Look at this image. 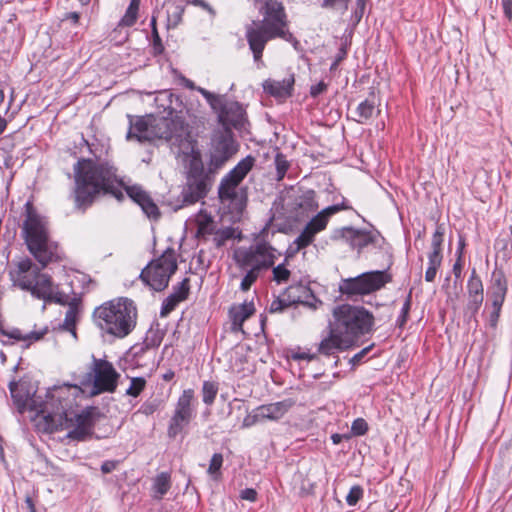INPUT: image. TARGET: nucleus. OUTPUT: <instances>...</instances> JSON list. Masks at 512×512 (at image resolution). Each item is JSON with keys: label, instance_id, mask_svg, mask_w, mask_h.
Wrapping results in <instances>:
<instances>
[{"label": "nucleus", "instance_id": "nucleus-1", "mask_svg": "<svg viewBox=\"0 0 512 512\" xmlns=\"http://www.w3.org/2000/svg\"><path fill=\"white\" fill-rule=\"evenodd\" d=\"M11 397L22 412L29 407L37 412L38 426L45 432L69 430L67 436L73 440L83 441L92 434L94 420L88 410L78 412L77 399L83 390L77 385H55L46 391L45 399L30 396L24 384L11 382Z\"/></svg>", "mask_w": 512, "mask_h": 512}, {"label": "nucleus", "instance_id": "nucleus-2", "mask_svg": "<svg viewBox=\"0 0 512 512\" xmlns=\"http://www.w3.org/2000/svg\"><path fill=\"white\" fill-rule=\"evenodd\" d=\"M238 150L231 129L216 131L212 137L208 172L205 171L199 153L193 154L188 166L187 181L182 190L185 204H193L204 198L212 184L211 173L218 169Z\"/></svg>", "mask_w": 512, "mask_h": 512}, {"label": "nucleus", "instance_id": "nucleus-3", "mask_svg": "<svg viewBox=\"0 0 512 512\" xmlns=\"http://www.w3.org/2000/svg\"><path fill=\"white\" fill-rule=\"evenodd\" d=\"M75 172V203L78 208L85 209L92 204L99 193L111 194L121 200L124 195L123 182L117 176V169L108 163H95L82 159L74 167Z\"/></svg>", "mask_w": 512, "mask_h": 512}, {"label": "nucleus", "instance_id": "nucleus-4", "mask_svg": "<svg viewBox=\"0 0 512 512\" xmlns=\"http://www.w3.org/2000/svg\"><path fill=\"white\" fill-rule=\"evenodd\" d=\"M21 237L29 253L42 267L61 259L59 245L50 235L49 222L28 201L24 206Z\"/></svg>", "mask_w": 512, "mask_h": 512}, {"label": "nucleus", "instance_id": "nucleus-5", "mask_svg": "<svg viewBox=\"0 0 512 512\" xmlns=\"http://www.w3.org/2000/svg\"><path fill=\"white\" fill-rule=\"evenodd\" d=\"M42 268L28 257L15 261L9 271L12 285L29 292L34 298L43 300L45 303L66 304V294L59 290L49 274L41 272Z\"/></svg>", "mask_w": 512, "mask_h": 512}, {"label": "nucleus", "instance_id": "nucleus-6", "mask_svg": "<svg viewBox=\"0 0 512 512\" xmlns=\"http://www.w3.org/2000/svg\"><path fill=\"white\" fill-rule=\"evenodd\" d=\"M264 10L263 20L246 28V38L256 62H261L266 43L271 39L281 38L289 43H298L287 29L286 14L281 3L268 0Z\"/></svg>", "mask_w": 512, "mask_h": 512}, {"label": "nucleus", "instance_id": "nucleus-7", "mask_svg": "<svg viewBox=\"0 0 512 512\" xmlns=\"http://www.w3.org/2000/svg\"><path fill=\"white\" fill-rule=\"evenodd\" d=\"M93 318L95 325L104 333L124 338L136 326L137 307L131 299L119 297L97 307Z\"/></svg>", "mask_w": 512, "mask_h": 512}, {"label": "nucleus", "instance_id": "nucleus-8", "mask_svg": "<svg viewBox=\"0 0 512 512\" xmlns=\"http://www.w3.org/2000/svg\"><path fill=\"white\" fill-rule=\"evenodd\" d=\"M329 324L354 345L360 336L371 331L374 316L364 307L342 304L333 309V320Z\"/></svg>", "mask_w": 512, "mask_h": 512}, {"label": "nucleus", "instance_id": "nucleus-9", "mask_svg": "<svg viewBox=\"0 0 512 512\" xmlns=\"http://www.w3.org/2000/svg\"><path fill=\"white\" fill-rule=\"evenodd\" d=\"M198 92L217 114L218 122L222 125L223 129L243 127L246 121V113L239 102L229 99L226 95L215 94L204 88H198Z\"/></svg>", "mask_w": 512, "mask_h": 512}, {"label": "nucleus", "instance_id": "nucleus-10", "mask_svg": "<svg viewBox=\"0 0 512 512\" xmlns=\"http://www.w3.org/2000/svg\"><path fill=\"white\" fill-rule=\"evenodd\" d=\"M176 252L167 248L157 259L152 260L140 273L142 281L154 291L164 290L177 270Z\"/></svg>", "mask_w": 512, "mask_h": 512}, {"label": "nucleus", "instance_id": "nucleus-11", "mask_svg": "<svg viewBox=\"0 0 512 512\" xmlns=\"http://www.w3.org/2000/svg\"><path fill=\"white\" fill-rule=\"evenodd\" d=\"M276 250L267 242L260 241L250 247H240L234 251V260L239 269L267 270L276 260Z\"/></svg>", "mask_w": 512, "mask_h": 512}, {"label": "nucleus", "instance_id": "nucleus-12", "mask_svg": "<svg viewBox=\"0 0 512 512\" xmlns=\"http://www.w3.org/2000/svg\"><path fill=\"white\" fill-rule=\"evenodd\" d=\"M390 281L391 275L387 271H370L357 277L342 279L339 291L347 297L363 296L380 290Z\"/></svg>", "mask_w": 512, "mask_h": 512}, {"label": "nucleus", "instance_id": "nucleus-13", "mask_svg": "<svg viewBox=\"0 0 512 512\" xmlns=\"http://www.w3.org/2000/svg\"><path fill=\"white\" fill-rule=\"evenodd\" d=\"M197 400L193 389H185L179 396L169 420L167 435L175 439L183 433L196 416Z\"/></svg>", "mask_w": 512, "mask_h": 512}, {"label": "nucleus", "instance_id": "nucleus-14", "mask_svg": "<svg viewBox=\"0 0 512 512\" xmlns=\"http://www.w3.org/2000/svg\"><path fill=\"white\" fill-rule=\"evenodd\" d=\"M119 378L120 374L112 363L92 356L91 370L87 374V380L92 383V395L113 393L117 388Z\"/></svg>", "mask_w": 512, "mask_h": 512}, {"label": "nucleus", "instance_id": "nucleus-15", "mask_svg": "<svg viewBox=\"0 0 512 512\" xmlns=\"http://www.w3.org/2000/svg\"><path fill=\"white\" fill-rule=\"evenodd\" d=\"M346 209H349V207L342 202L341 204L328 206L314 216L295 239L293 243L296 245L295 252L310 245L315 235L326 228L329 218L332 215Z\"/></svg>", "mask_w": 512, "mask_h": 512}, {"label": "nucleus", "instance_id": "nucleus-16", "mask_svg": "<svg viewBox=\"0 0 512 512\" xmlns=\"http://www.w3.org/2000/svg\"><path fill=\"white\" fill-rule=\"evenodd\" d=\"M151 124L153 140L164 139L171 141L175 139L177 141L186 133L183 119L175 115L172 110L168 112L167 116L158 117L151 115Z\"/></svg>", "mask_w": 512, "mask_h": 512}, {"label": "nucleus", "instance_id": "nucleus-17", "mask_svg": "<svg viewBox=\"0 0 512 512\" xmlns=\"http://www.w3.org/2000/svg\"><path fill=\"white\" fill-rule=\"evenodd\" d=\"M484 300V288L476 270L473 269L467 282V302L464 309V316L468 321L476 320V315L480 310Z\"/></svg>", "mask_w": 512, "mask_h": 512}, {"label": "nucleus", "instance_id": "nucleus-18", "mask_svg": "<svg viewBox=\"0 0 512 512\" xmlns=\"http://www.w3.org/2000/svg\"><path fill=\"white\" fill-rule=\"evenodd\" d=\"M333 238L343 239L353 248H357L359 250L370 244L376 245L381 240V236L377 231H363L352 227H344L335 231Z\"/></svg>", "mask_w": 512, "mask_h": 512}, {"label": "nucleus", "instance_id": "nucleus-19", "mask_svg": "<svg viewBox=\"0 0 512 512\" xmlns=\"http://www.w3.org/2000/svg\"><path fill=\"white\" fill-rule=\"evenodd\" d=\"M238 185L239 183L235 182L234 179L225 176L219 185L218 194L223 204H227L230 209L240 212L245 206V199L238 190Z\"/></svg>", "mask_w": 512, "mask_h": 512}, {"label": "nucleus", "instance_id": "nucleus-20", "mask_svg": "<svg viewBox=\"0 0 512 512\" xmlns=\"http://www.w3.org/2000/svg\"><path fill=\"white\" fill-rule=\"evenodd\" d=\"M329 333L324 337L318 345V353L324 356H336L339 352L345 351L352 347L347 339L336 331L331 324L328 326Z\"/></svg>", "mask_w": 512, "mask_h": 512}, {"label": "nucleus", "instance_id": "nucleus-21", "mask_svg": "<svg viewBox=\"0 0 512 512\" xmlns=\"http://www.w3.org/2000/svg\"><path fill=\"white\" fill-rule=\"evenodd\" d=\"M127 195L136 202L149 217L156 219L159 216V209L151 197L139 186L124 187Z\"/></svg>", "mask_w": 512, "mask_h": 512}, {"label": "nucleus", "instance_id": "nucleus-22", "mask_svg": "<svg viewBox=\"0 0 512 512\" xmlns=\"http://www.w3.org/2000/svg\"><path fill=\"white\" fill-rule=\"evenodd\" d=\"M151 115L138 117L135 122L130 117V128L127 133V139H136L139 142L153 141Z\"/></svg>", "mask_w": 512, "mask_h": 512}, {"label": "nucleus", "instance_id": "nucleus-23", "mask_svg": "<svg viewBox=\"0 0 512 512\" xmlns=\"http://www.w3.org/2000/svg\"><path fill=\"white\" fill-rule=\"evenodd\" d=\"M294 405L292 399H285L279 402L261 405L258 407L260 417L262 420H279L281 419Z\"/></svg>", "mask_w": 512, "mask_h": 512}, {"label": "nucleus", "instance_id": "nucleus-24", "mask_svg": "<svg viewBox=\"0 0 512 512\" xmlns=\"http://www.w3.org/2000/svg\"><path fill=\"white\" fill-rule=\"evenodd\" d=\"M444 240V228L437 226L432 236L431 248L432 251L428 255V267L438 271L442 263V244Z\"/></svg>", "mask_w": 512, "mask_h": 512}, {"label": "nucleus", "instance_id": "nucleus-25", "mask_svg": "<svg viewBox=\"0 0 512 512\" xmlns=\"http://www.w3.org/2000/svg\"><path fill=\"white\" fill-rule=\"evenodd\" d=\"M255 309L252 302H245L243 304L233 306L230 311V319L232 322L233 331H241L243 323L253 315Z\"/></svg>", "mask_w": 512, "mask_h": 512}, {"label": "nucleus", "instance_id": "nucleus-26", "mask_svg": "<svg viewBox=\"0 0 512 512\" xmlns=\"http://www.w3.org/2000/svg\"><path fill=\"white\" fill-rule=\"evenodd\" d=\"M293 83V78L283 79L282 81L268 79L264 81L263 89L274 97L286 98L291 95Z\"/></svg>", "mask_w": 512, "mask_h": 512}, {"label": "nucleus", "instance_id": "nucleus-27", "mask_svg": "<svg viewBox=\"0 0 512 512\" xmlns=\"http://www.w3.org/2000/svg\"><path fill=\"white\" fill-rule=\"evenodd\" d=\"M507 292V282L503 273L493 274V285L491 292L492 307H502Z\"/></svg>", "mask_w": 512, "mask_h": 512}, {"label": "nucleus", "instance_id": "nucleus-28", "mask_svg": "<svg viewBox=\"0 0 512 512\" xmlns=\"http://www.w3.org/2000/svg\"><path fill=\"white\" fill-rule=\"evenodd\" d=\"M254 162L255 159L252 156H247L242 159L226 176L232 180L234 179L235 182L240 184L252 169Z\"/></svg>", "mask_w": 512, "mask_h": 512}, {"label": "nucleus", "instance_id": "nucleus-29", "mask_svg": "<svg viewBox=\"0 0 512 512\" xmlns=\"http://www.w3.org/2000/svg\"><path fill=\"white\" fill-rule=\"evenodd\" d=\"M295 208L301 212H312L317 210L316 193L313 190L304 191L295 199Z\"/></svg>", "mask_w": 512, "mask_h": 512}, {"label": "nucleus", "instance_id": "nucleus-30", "mask_svg": "<svg viewBox=\"0 0 512 512\" xmlns=\"http://www.w3.org/2000/svg\"><path fill=\"white\" fill-rule=\"evenodd\" d=\"M67 300H69L68 295H66ZM65 305H68L69 308L66 311L64 322H63V328L69 332H71L74 336H76L75 326L77 322L78 317V307L75 303V300L72 302L67 301Z\"/></svg>", "mask_w": 512, "mask_h": 512}, {"label": "nucleus", "instance_id": "nucleus-31", "mask_svg": "<svg viewBox=\"0 0 512 512\" xmlns=\"http://www.w3.org/2000/svg\"><path fill=\"white\" fill-rule=\"evenodd\" d=\"M171 481L170 475L166 472H162L156 476L153 482L154 498L161 499L170 489Z\"/></svg>", "mask_w": 512, "mask_h": 512}, {"label": "nucleus", "instance_id": "nucleus-32", "mask_svg": "<svg viewBox=\"0 0 512 512\" xmlns=\"http://www.w3.org/2000/svg\"><path fill=\"white\" fill-rule=\"evenodd\" d=\"M375 112V102L370 99H365L357 106L355 110L356 118L358 123H365L369 120Z\"/></svg>", "mask_w": 512, "mask_h": 512}, {"label": "nucleus", "instance_id": "nucleus-33", "mask_svg": "<svg viewBox=\"0 0 512 512\" xmlns=\"http://www.w3.org/2000/svg\"><path fill=\"white\" fill-rule=\"evenodd\" d=\"M140 0H131L124 16L119 21L118 27H130L138 18Z\"/></svg>", "mask_w": 512, "mask_h": 512}, {"label": "nucleus", "instance_id": "nucleus-34", "mask_svg": "<svg viewBox=\"0 0 512 512\" xmlns=\"http://www.w3.org/2000/svg\"><path fill=\"white\" fill-rule=\"evenodd\" d=\"M196 223L198 235L204 236L213 232L214 221L207 212L200 211L196 216Z\"/></svg>", "mask_w": 512, "mask_h": 512}, {"label": "nucleus", "instance_id": "nucleus-35", "mask_svg": "<svg viewBox=\"0 0 512 512\" xmlns=\"http://www.w3.org/2000/svg\"><path fill=\"white\" fill-rule=\"evenodd\" d=\"M46 330L41 332H31L29 334H23L21 330L14 328L10 331H4L2 330L1 333L11 339L17 340V341H38L40 340L43 335L45 334Z\"/></svg>", "mask_w": 512, "mask_h": 512}, {"label": "nucleus", "instance_id": "nucleus-36", "mask_svg": "<svg viewBox=\"0 0 512 512\" xmlns=\"http://www.w3.org/2000/svg\"><path fill=\"white\" fill-rule=\"evenodd\" d=\"M218 393V384L212 381H204L202 385V400L210 406L214 403Z\"/></svg>", "mask_w": 512, "mask_h": 512}, {"label": "nucleus", "instance_id": "nucleus-37", "mask_svg": "<svg viewBox=\"0 0 512 512\" xmlns=\"http://www.w3.org/2000/svg\"><path fill=\"white\" fill-rule=\"evenodd\" d=\"M245 272V275L240 283V289L242 291H248L251 286L256 282L261 272L256 269H241Z\"/></svg>", "mask_w": 512, "mask_h": 512}, {"label": "nucleus", "instance_id": "nucleus-38", "mask_svg": "<svg viewBox=\"0 0 512 512\" xmlns=\"http://www.w3.org/2000/svg\"><path fill=\"white\" fill-rule=\"evenodd\" d=\"M146 387V380L143 377H134L130 381V386L126 390V395L138 397Z\"/></svg>", "mask_w": 512, "mask_h": 512}, {"label": "nucleus", "instance_id": "nucleus-39", "mask_svg": "<svg viewBox=\"0 0 512 512\" xmlns=\"http://www.w3.org/2000/svg\"><path fill=\"white\" fill-rule=\"evenodd\" d=\"M275 166L277 170V180H282L289 168V162L282 153H277L275 156Z\"/></svg>", "mask_w": 512, "mask_h": 512}, {"label": "nucleus", "instance_id": "nucleus-40", "mask_svg": "<svg viewBox=\"0 0 512 512\" xmlns=\"http://www.w3.org/2000/svg\"><path fill=\"white\" fill-rule=\"evenodd\" d=\"M234 236V230L230 227L220 229L215 232L214 242L217 247L222 246L227 240Z\"/></svg>", "mask_w": 512, "mask_h": 512}, {"label": "nucleus", "instance_id": "nucleus-41", "mask_svg": "<svg viewBox=\"0 0 512 512\" xmlns=\"http://www.w3.org/2000/svg\"><path fill=\"white\" fill-rule=\"evenodd\" d=\"M189 278H184L176 287H174L172 295H175L178 300L183 301L189 294Z\"/></svg>", "mask_w": 512, "mask_h": 512}, {"label": "nucleus", "instance_id": "nucleus-42", "mask_svg": "<svg viewBox=\"0 0 512 512\" xmlns=\"http://www.w3.org/2000/svg\"><path fill=\"white\" fill-rule=\"evenodd\" d=\"M161 401L159 399H150L145 401L139 408V413L146 416L152 415L160 407Z\"/></svg>", "mask_w": 512, "mask_h": 512}, {"label": "nucleus", "instance_id": "nucleus-43", "mask_svg": "<svg viewBox=\"0 0 512 512\" xmlns=\"http://www.w3.org/2000/svg\"><path fill=\"white\" fill-rule=\"evenodd\" d=\"M180 302L175 295L170 294L162 304L161 316H166L172 312Z\"/></svg>", "mask_w": 512, "mask_h": 512}, {"label": "nucleus", "instance_id": "nucleus-44", "mask_svg": "<svg viewBox=\"0 0 512 512\" xmlns=\"http://www.w3.org/2000/svg\"><path fill=\"white\" fill-rule=\"evenodd\" d=\"M363 496V489L359 485L351 487L349 493L346 496V502L350 506H354Z\"/></svg>", "mask_w": 512, "mask_h": 512}, {"label": "nucleus", "instance_id": "nucleus-45", "mask_svg": "<svg viewBox=\"0 0 512 512\" xmlns=\"http://www.w3.org/2000/svg\"><path fill=\"white\" fill-rule=\"evenodd\" d=\"M290 277V271L284 266V264L277 265L273 268V279L277 283L286 282Z\"/></svg>", "mask_w": 512, "mask_h": 512}, {"label": "nucleus", "instance_id": "nucleus-46", "mask_svg": "<svg viewBox=\"0 0 512 512\" xmlns=\"http://www.w3.org/2000/svg\"><path fill=\"white\" fill-rule=\"evenodd\" d=\"M368 431V424L363 418H357L353 421L351 432L353 435L362 436Z\"/></svg>", "mask_w": 512, "mask_h": 512}, {"label": "nucleus", "instance_id": "nucleus-47", "mask_svg": "<svg viewBox=\"0 0 512 512\" xmlns=\"http://www.w3.org/2000/svg\"><path fill=\"white\" fill-rule=\"evenodd\" d=\"M350 0H323L322 7L329 9H341L343 12L348 10Z\"/></svg>", "mask_w": 512, "mask_h": 512}, {"label": "nucleus", "instance_id": "nucleus-48", "mask_svg": "<svg viewBox=\"0 0 512 512\" xmlns=\"http://www.w3.org/2000/svg\"><path fill=\"white\" fill-rule=\"evenodd\" d=\"M410 308H411V293L407 296V298L402 306L400 316L397 319V324L399 327L404 326V324L406 323Z\"/></svg>", "mask_w": 512, "mask_h": 512}, {"label": "nucleus", "instance_id": "nucleus-49", "mask_svg": "<svg viewBox=\"0 0 512 512\" xmlns=\"http://www.w3.org/2000/svg\"><path fill=\"white\" fill-rule=\"evenodd\" d=\"M151 26H152V36H153V47L156 53H161L163 50V46L161 43V38L158 34L157 28H156V18L153 16L151 19Z\"/></svg>", "mask_w": 512, "mask_h": 512}, {"label": "nucleus", "instance_id": "nucleus-50", "mask_svg": "<svg viewBox=\"0 0 512 512\" xmlns=\"http://www.w3.org/2000/svg\"><path fill=\"white\" fill-rule=\"evenodd\" d=\"M223 463V456L220 453H215L209 464L208 473L211 475H215L221 468Z\"/></svg>", "mask_w": 512, "mask_h": 512}, {"label": "nucleus", "instance_id": "nucleus-51", "mask_svg": "<svg viewBox=\"0 0 512 512\" xmlns=\"http://www.w3.org/2000/svg\"><path fill=\"white\" fill-rule=\"evenodd\" d=\"M290 306V303L281 299V298H276L274 299L270 306H269V312L270 313H279V312H282L285 308L289 307Z\"/></svg>", "mask_w": 512, "mask_h": 512}, {"label": "nucleus", "instance_id": "nucleus-52", "mask_svg": "<svg viewBox=\"0 0 512 512\" xmlns=\"http://www.w3.org/2000/svg\"><path fill=\"white\" fill-rule=\"evenodd\" d=\"M260 412L258 407L253 411V414L247 415L242 423V426L247 428L255 425L257 422L262 421V418L260 417Z\"/></svg>", "mask_w": 512, "mask_h": 512}, {"label": "nucleus", "instance_id": "nucleus-53", "mask_svg": "<svg viewBox=\"0 0 512 512\" xmlns=\"http://www.w3.org/2000/svg\"><path fill=\"white\" fill-rule=\"evenodd\" d=\"M258 493L253 488H245L240 491L239 497L241 500H246L249 502H255L257 500Z\"/></svg>", "mask_w": 512, "mask_h": 512}, {"label": "nucleus", "instance_id": "nucleus-54", "mask_svg": "<svg viewBox=\"0 0 512 512\" xmlns=\"http://www.w3.org/2000/svg\"><path fill=\"white\" fill-rule=\"evenodd\" d=\"M372 347H373V345H370L368 347H365L364 349H362L358 353H356L351 358L350 363H352L353 365H358L359 363H361L362 359L368 354V352L371 350Z\"/></svg>", "mask_w": 512, "mask_h": 512}, {"label": "nucleus", "instance_id": "nucleus-55", "mask_svg": "<svg viewBox=\"0 0 512 512\" xmlns=\"http://www.w3.org/2000/svg\"><path fill=\"white\" fill-rule=\"evenodd\" d=\"M116 465H117V462H116V461H111V460L105 461V462H103V464L101 465V471H102L104 474L111 473L113 470H115Z\"/></svg>", "mask_w": 512, "mask_h": 512}, {"label": "nucleus", "instance_id": "nucleus-56", "mask_svg": "<svg viewBox=\"0 0 512 512\" xmlns=\"http://www.w3.org/2000/svg\"><path fill=\"white\" fill-rule=\"evenodd\" d=\"M292 358L294 360H307V361H312L314 359L317 358V355L316 354H308V353H305V352H301V353H295L293 354Z\"/></svg>", "mask_w": 512, "mask_h": 512}, {"label": "nucleus", "instance_id": "nucleus-57", "mask_svg": "<svg viewBox=\"0 0 512 512\" xmlns=\"http://www.w3.org/2000/svg\"><path fill=\"white\" fill-rule=\"evenodd\" d=\"M492 308H493V310L490 313L489 321H490V325L494 327L497 324V321H498V318H499L500 311H501L502 307H498V308L492 307Z\"/></svg>", "mask_w": 512, "mask_h": 512}, {"label": "nucleus", "instance_id": "nucleus-58", "mask_svg": "<svg viewBox=\"0 0 512 512\" xmlns=\"http://www.w3.org/2000/svg\"><path fill=\"white\" fill-rule=\"evenodd\" d=\"M505 15L512 20V0H501Z\"/></svg>", "mask_w": 512, "mask_h": 512}, {"label": "nucleus", "instance_id": "nucleus-59", "mask_svg": "<svg viewBox=\"0 0 512 512\" xmlns=\"http://www.w3.org/2000/svg\"><path fill=\"white\" fill-rule=\"evenodd\" d=\"M326 90V84H324L323 82H320L318 83L317 85H314L311 87V95L312 96H317L319 94H321L322 92H324Z\"/></svg>", "mask_w": 512, "mask_h": 512}, {"label": "nucleus", "instance_id": "nucleus-60", "mask_svg": "<svg viewBox=\"0 0 512 512\" xmlns=\"http://www.w3.org/2000/svg\"><path fill=\"white\" fill-rule=\"evenodd\" d=\"M462 272V264H461V251L459 252L458 260L453 265V273L456 279H459Z\"/></svg>", "mask_w": 512, "mask_h": 512}, {"label": "nucleus", "instance_id": "nucleus-61", "mask_svg": "<svg viewBox=\"0 0 512 512\" xmlns=\"http://www.w3.org/2000/svg\"><path fill=\"white\" fill-rule=\"evenodd\" d=\"M436 274H437V270L428 267L425 272V280L427 282H433L435 280Z\"/></svg>", "mask_w": 512, "mask_h": 512}, {"label": "nucleus", "instance_id": "nucleus-62", "mask_svg": "<svg viewBox=\"0 0 512 512\" xmlns=\"http://www.w3.org/2000/svg\"><path fill=\"white\" fill-rule=\"evenodd\" d=\"M364 10L365 9H361L356 6V9L354 11V18L356 19L357 22H359L361 20V18L363 17Z\"/></svg>", "mask_w": 512, "mask_h": 512}, {"label": "nucleus", "instance_id": "nucleus-63", "mask_svg": "<svg viewBox=\"0 0 512 512\" xmlns=\"http://www.w3.org/2000/svg\"><path fill=\"white\" fill-rule=\"evenodd\" d=\"M25 503L29 509V512H36L33 500L30 497L26 498Z\"/></svg>", "mask_w": 512, "mask_h": 512}, {"label": "nucleus", "instance_id": "nucleus-64", "mask_svg": "<svg viewBox=\"0 0 512 512\" xmlns=\"http://www.w3.org/2000/svg\"><path fill=\"white\" fill-rule=\"evenodd\" d=\"M187 1L190 2V3L196 4V5H200V6L206 8L208 10H211L209 8V6L206 3H204L202 0H187Z\"/></svg>", "mask_w": 512, "mask_h": 512}]
</instances>
